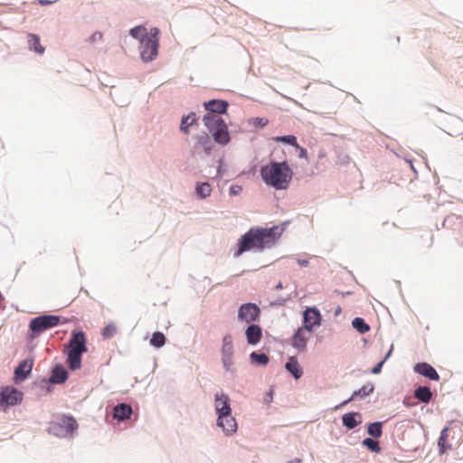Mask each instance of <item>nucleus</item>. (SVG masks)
I'll list each match as a JSON object with an SVG mask.
<instances>
[{"instance_id":"obj_5","label":"nucleus","mask_w":463,"mask_h":463,"mask_svg":"<svg viewBox=\"0 0 463 463\" xmlns=\"http://www.w3.org/2000/svg\"><path fill=\"white\" fill-rule=\"evenodd\" d=\"M60 321L61 317L55 315H44L32 319L29 324L31 337H37L43 332L58 326Z\"/></svg>"},{"instance_id":"obj_26","label":"nucleus","mask_w":463,"mask_h":463,"mask_svg":"<svg viewBox=\"0 0 463 463\" xmlns=\"http://www.w3.org/2000/svg\"><path fill=\"white\" fill-rule=\"evenodd\" d=\"M414 397L422 402H429L431 400L432 393L429 387H419L414 392Z\"/></svg>"},{"instance_id":"obj_6","label":"nucleus","mask_w":463,"mask_h":463,"mask_svg":"<svg viewBox=\"0 0 463 463\" xmlns=\"http://www.w3.org/2000/svg\"><path fill=\"white\" fill-rule=\"evenodd\" d=\"M78 424L71 416H58L51 422L49 431L57 436H71L77 430Z\"/></svg>"},{"instance_id":"obj_19","label":"nucleus","mask_w":463,"mask_h":463,"mask_svg":"<svg viewBox=\"0 0 463 463\" xmlns=\"http://www.w3.org/2000/svg\"><path fill=\"white\" fill-rule=\"evenodd\" d=\"M132 414V408L130 405L121 403L114 407L113 416L118 420H125L129 419Z\"/></svg>"},{"instance_id":"obj_42","label":"nucleus","mask_w":463,"mask_h":463,"mask_svg":"<svg viewBox=\"0 0 463 463\" xmlns=\"http://www.w3.org/2000/svg\"><path fill=\"white\" fill-rule=\"evenodd\" d=\"M297 262L302 267H307L309 263L308 260L307 259H298Z\"/></svg>"},{"instance_id":"obj_10","label":"nucleus","mask_w":463,"mask_h":463,"mask_svg":"<svg viewBox=\"0 0 463 463\" xmlns=\"http://www.w3.org/2000/svg\"><path fill=\"white\" fill-rule=\"evenodd\" d=\"M86 344V335L82 331L72 332L71 337L66 346V350L84 354L88 351Z\"/></svg>"},{"instance_id":"obj_32","label":"nucleus","mask_w":463,"mask_h":463,"mask_svg":"<svg viewBox=\"0 0 463 463\" xmlns=\"http://www.w3.org/2000/svg\"><path fill=\"white\" fill-rule=\"evenodd\" d=\"M151 345L155 347H162L165 344V336L161 332H155L150 339Z\"/></svg>"},{"instance_id":"obj_27","label":"nucleus","mask_w":463,"mask_h":463,"mask_svg":"<svg viewBox=\"0 0 463 463\" xmlns=\"http://www.w3.org/2000/svg\"><path fill=\"white\" fill-rule=\"evenodd\" d=\"M356 416H359L356 412L344 414L342 417L343 424L349 430L354 429L359 423L355 419Z\"/></svg>"},{"instance_id":"obj_2","label":"nucleus","mask_w":463,"mask_h":463,"mask_svg":"<svg viewBox=\"0 0 463 463\" xmlns=\"http://www.w3.org/2000/svg\"><path fill=\"white\" fill-rule=\"evenodd\" d=\"M263 182L277 190L287 189L291 182L293 171L287 162H271L260 168Z\"/></svg>"},{"instance_id":"obj_12","label":"nucleus","mask_w":463,"mask_h":463,"mask_svg":"<svg viewBox=\"0 0 463 463\" xmlns=\"http://www.w3.org/2000/svg\"><path fill=\"white\" fill-rule=\"evenodd\" d=\"M217 425L223 430L226 434L234 433L237 430V422L232 415V411L228 413H220L218 415Z\"/></svg>"},{"instance_id":"obj_31","label":"nucleus","mask_w":463,"mask_h":463,"mask_svg":"<svg viewBox=\"0 0 463 463\" xmlns=\"http://www.w3.org/2000/svg\"><path fill=\"white\" fill-rule=\"evenodd\" d=\"M367 431L371 436H373L374 438L381 437L382 433H383L382 422L377 421V422L370 423L368 425Z\"/></svg>"},{"instance_id":"obj_17","label":"nucleus","mask_w":463,"mask_h":463,"mask_svg":"<svg viewBox=\"0 0 463 463\" xmlns=\"http://www.w3.org/2000/svg\"><path fill=\"white\" fill-rule=\"evenodd\" d=\"M414 370L416 373L425 377H428L430 380L439 381V376L436 370L427 363L417 364L414 367Z\"/></svg>"},{"instance_id":"obj_37","label":"nucleus","mask_w":463,"mask_h":463,"mask_svg":"<svg viewBox=\"0 0 463 463\" xmlns=\"http://www.w3.org/2000/svg\"><path fill=\"white\" fill-rule=\"evenodd\" d=\"M275 140L277 142H282L289 144L295 147H299V145L297 142V138L295 136L288 135V136H282V137H275Z\"/></svg>"},{"instance_id":"obj_23","label":"nucleus","mask_w":463,"mask_h":463,"mask_svg":"<svg viewBox=\"0 0 463 463\" xmlns=\"http://www.w3.org/2000/svg\"><path fill=\"white\" fill-rule=\"evenodd\" d=\"M67 364L71 370H78L81 366V355L80 353L67 351Z\"/></svg>"},{"instance_id":"obj_4","label":"nucleus","mask_w":463,"mask_h":463,"mask_svg":"<svg viewBox=\"0 0 463 463\" xmlns=\"http://www.w3.org/2000/svg\"><path fill=\"white\" fill-rule=\"evenodd\" d=\"M159 29L154 27L150 30L149 36L141 39L139 46L140 56L144 61H153L158 54Z\"/></svg>"},{"instance_id":"obj_22","label":"nucleus","mask_w":463,"mask_h":463,"mask_svg":"<svg viewBox=\"0 0 463 463\" xmlns=\"http://www.w3.org/2000/svg\"><path fill=\"white\" fill-rule=\"evenodd\" d=\"M373 389H374L373 385L371 383L362 386L358 391L354 392V393L352 394V396L349 399L344 401L340 404V406H344V405L347 404L348 402L353 401L357 396H360L363 398V397L369 395L370 393H372L373 392Z\"/></svg>"},{"instance_id":"obj_35","label":"nucleus","mask_w":463,"mask_h":463,"mask_svg":"<svg viewBox=\"0 0 463 463\" xmlns=\"http://www.w3.org/2000/svg\"><path fill=\"white\" fill-rule=\"evenodd\" d=\"M362 443L372 452L378 453L381 451V447L379 445V442L371 438L364 439Z\"/></svg>"},{"instance_id":"obj_45","label":"nucleus","mask_w":463,"mask_h":463,"mask_svg":"<svg viewBox=\"0 0 463 463\" xmlns=\"http://www.w3.org/2000/svg\"><path fill=\"white\" fill-rule=\"evenodd\" d=\"M276 288H282V284H281V282H279V283L277 285V287H276Z\"/></svg>"},{"instance_id":"obj_46","label":"nucleus","mask_w":463,"mask_h":463,"mask_svg":"<svg viewBox=\"0 0 463 463\" xmlns=\"http://www.w3.org/2000/svg\"><path fill=\"white\" fill-rule=\"evenodd\" d=\"M231 193L236 194V190H233V187L231 188Z\"/></svg>"},{"instance_id":"obj_39","label":"nucleus","mask_w":463,"mask_h":463,"mask_svg":"<svg viewBox=\"0 0 463 463\" xmlns=\"http://www.w3.org/2000/svg\"><path fill=\"white\" fill-rule=\"evenodd\" d=\"M392 353V350H390L385 357V359H383V361L379 362L373 369H372V373L376 374V373H379L382 370V367L385 362V360L389 357V355L391 354Z\"/></svg>"},{"instance_id":"obj_25","label":"nucleus","mask_w":463,"mask_h":463,"mask_svg":"<svg viewBox=\"0 0 463 463\" xmlns=\"http://www.w3.org/2000/svg\"><path fill=\"white\" fill-rule=\"evenodd\" d=\"M449 429L445 428L440 433V437L438 441L439 454H444L447 450L451 449L452 446L448 442Z\"/></svg>"},{"instance_id":"obj_30","label":"nucleus","mask_w":463,"mask_h":463,"mask_svg":"<svg viewBox=\"0 0 463 463\" xmlns=\"http://www.w3.org/2000/svg\"><path fill=\"white\" fill-rule=\"evenodd\" d=\"M130 34L133 38L139 40L140 43L142 38L149 36V33L146 32V28L142 25L132 28L130 30Z\"/></svg>"},{"instance_id":"obj_16","label":"nucleus","mask_w":463,"mask_h":463,"mask_svg":"<svg viewBox=\"0 0 463 463\" xmlns=\"http://www.w3.org/2000/svg\"><path fill=\"white\" fill-rule=\"evenodd\" d=\"M245 335L248 344L255 345L261 340L262 331L258 325L252 324L247 327Z\"/></svg>"},{"instance_id":"obj_13","label":"nucleus","mask_w":463,"mask_h":463,"mask_svg":"<svg viewBox=\"0 0 463 463\" xmlns=\"http://www.w3.org/2000/svg\"><path fill=\"white\" fill-rule=\"evenodd\" d=\"M312 332L301 326L293 335L291 344L293 347L298 351H304L307 347V340L310 338Z\"/></svg>"},{"instance_id":"obj_1","label":"nucleus","mask_w":463,"mask_h":463,"mask_svg":"<svg viewBox=\"0 0 463 463\" xmlns=\"http://www.w3.org/2000/svg\"><path fill=\"white\" fill-rule=\"evenodd\" d=\"M279 227L271 228H250L248 232L241 236L238 250L234 252V257L241 256L244 251L250 250H262L270 247L275 243L280 233Z\"/></svg>"},{"instance_id":"obj_43","label":"nucleus","mask_w":463,"mask_h":463,"mask_svg":"<svg viewBox=\"0 0 463 463\" xmlns=\"http://www.w3.org/2000/svg\"><path fill=\"white\" fill-rule=\"evenodd\" d=\"M55 0L53 1H49V0H39V3L42 5H51L52 3H54Z\"/></svg>"},{"instance_id":"obj_3","label":"nucleus","mask_w":463,"mask_h":463,"mask_svg":"<svg viewBox=\"0 0 463 463\" xmlns=\"http://www.w3.org/2000/svg\"><path fill=\"white\" fill-rule=\"evenodd\" d=\"M203 120L216 143L224 146L230 142L231 138L228 127L221 116L207 113Z\"/></svg>"},{"instance_id":"obj_24","label":"nucleus","mask_w":463,"mask_h":463,"mask_svg":"<svg viewBox=\"0 0 463 463\" xmlns=\"http://www.w3.org/2000/svg\"><path fill=\"white\" fill-rule=\"evenodd\" d=\"M68 373L66 370L62 366L57 365L52 370L51 382L54 383H62L66 381Z\"/></svg>"},{"instance_id":"obj_40","label":"nucleus","mask_w":463,"mask_h":463,"mask_svg":"<svg viewBox=\"0 0 463 463\" xmlns=\"http://www.w3.org/2000/svg\"><path fill=\"white\" fill-rule=\"evenodd\" d=\"M102 39V33L99 32H95L90 38L91 43L100 41Z\"/></svg>"},{"instance_id":"obj_38","label":"nucleus","mask_w":463,"mask_h":463,"mask_svg":"<svg viewBox=\"0 0 463 463\" xmlns=\"http://www.w3.org/2000/svg\"><path fill=\"white\" fill-rule=\"evenodd\" d=\"M117 333V326L114 323L107 325L102 330V336L104 338H110Z\"/></svg>"},{"instance_id":"obj_21","label":"nucleus","mask_w":463,"mask_h":463,"mask_svg":"<svg viewBox=\"0 0 463 463\" xmlns=\"http://www.w3.org/2000/svg\"><path fill=\"white\" fill-rule=\"evenodd\" d=\"M28 46L31 51L39 54H43L45 49L40 43V37L34 33H28Z\"/></svg>"},{"instance_id":"obj_34","label":"nucleus","mask_w":463,"mask_h":463,"mask_svg":"<svg viewBox=\"0 0 463 463\" xmlns=\"http://www.w3.org/2000/svg\"><path fill=\"white\" fill-rule=\"evenodd\" d=\"M250 357L252 363L260 365H266L269 362V357L265 354L253 352L250 354Z\"/></svg>"},{"instance_id":"obj_28","label":"nucleus","mask_w":463,"mask_h":463,"mask_svg":"<svg viewBox=\"0 0 463 463\" xmlns=\"http://www.w3.org/2000/svg\"><path fill=\"white\" fill-rule=\"evenodd\" d=\"M196 147L202 148L206 154H210L213 148L210 137L207 134L198 137Z\"/></svg>"},{"instance_id":"obj_41","label":"nucleus","mask_w":463,"mask_h":463,"mask_svg":"<svg viewBox=\"0 0 463 463\" xmlns=\"http://www.w3.org/2000/svg\"><path fill=\"white\" fill-rule=\"evenodd\" d=\"M297 148L299 149V155H298L299 157H303V158L307 157V152L304 147H301L299 146V147H297Z\"/></svg>"},{"instance_id":"obj_11","label":"nucleus","mask_w":463,"mask_h":463,"mask_svg":"<svg viewBox=\"0 0 463 463\" xmlns=\"http://www.w3.org/2000/svg\"><path fill=\"white\" fill-rule=\"evenodd\" d=\"M303 327L313 332L321 324V315L316 307H307L303 314Z\"/></svg>"},{"instance_id":"obj_14","label":"nucleus","mask_w":463,"mask_h":463,"mask_svg":"<svg viewBox=\"0 0 463 463\" xmlns=\"http://www.w3.org/2000/svg\"><path fill=\"white\" fill-rule=\"evenodd\" d=\"M33 366V359H25L20 362L14 370V378L16 382H22L28 377Z\"/></svg>"},{"instance_id":"obj_33","label":"nucleus","mask_w":463,"mask_h":463,"mask_svg":"<svg viewBox=\"0 0 463 463\" xmlns=\"http://www.w3.org/2000/svg\"><path fill=\"white\" fill-rule=\"evenodd\" d=\"M353 326L361 334H364L370 330V326L363 318L355 317L352 322Z\"/></svg>"},{"instance_id":"obj_44","label":"nucleus","mask_w":463,"mask_h":463,"mask_svg":"<svg viewBox=\"0 0 463 463\" xmlns=\"http://www.w3.org/2000/svg\"><path fill=\"white\" fill-rule=\"evenodd\" d=\"M260 123L262 126H265V125H267V124H268V120H267V119H265V118H260Z\"/></svg>"},{"instance_id":"obj_8","label":"nucleus","mask_w":463,"mask_h":463,"mask_svg":"<svg viewBox=\"0 0 463 463\" xmlns=\"http://www.w3.org/2000/svg\"><path fill=\"white\" fill-rule=\"evenodd\" d=\"M260 315V307L253 303H246L240 307L238 311L239 320L245 323L256 321Z\"/></svg>"},{"instance_id":"obj_29","label":"nucleus","mask_w":463,"mask_h":463,"mask_svg":"<svg viewBox=\"0 0 463 463\" xmlns=\"http://www.w3.org/2000/svg\"><path fill=\"white\" fill-rule=\"evenodd\" d=\"M211 192H212V186L207 182L198 184L196 186V194L202 199H204V198L210 196Z\"/></svg>"},{"instance_id":"obj_20","label":"nucleus","mask_w":463,"mask_h":463,"mask_svg":"<svg viewBox=\"0 0 463 463\" xmlns=\"http://www.w3.org/2000/svg\"><path fill=\"white\" fill-rule=\"evenodd\" d=\"M286 369L292 373V375L296 379H299L302 376L303 371L297 360L296 357H289L288 361L286 363Z\"/></svg>"},{"instance_id":"obj_7","label":"nucleus","mask_w":463,"mask_h":463,"mask_svg":"<svg viewBox=\"0 0 463 463\" xmlns=\"http://www.w3.org/2000/svg\"><path fill=\"white\" fill-rule=\"evenodd\" d=\"M23 393L14 387H5L0 392V409L5 411L9 406L19 403Z\"/></svg>"},{"instance_id":"obj_36","label":"nucleus","mask_w":463,"mask_h":463,"mask_svg":"<svg viewBox=\"0 0 463 463\" xmlns=\"http://www.w3.org/2000/svg\"><path fill=\"white\" fill-rule=\"evenodd\" d=\"M195 121V114L192 113L186 117H184L181 122L180 129L185 133L188 132V127L193 125Z\"/></svg>"},{"instance_id":"obj_18","label":"nucleus","mask_w":463,"mask_h":463,"mask_svg":"<svg viewBox=\"0 0 463 463\" xmlns=\"http://www.w3.org/2000/svg\"><path fill=\"white\" fill-rule=\"evenodd\" d=\"M228 103L220 99H213L205 103V109L208 110V113H213L219 116L220 114L226 111Z\"/></svg>"},{"instance_id":"obj_15","label":"nucleus","mask_w":463,"mask_h":463,"mask_svg":"<svg viewBox=\"0 0 463 463\" xmlns=\"http://www.w3.org/2000/svg\"><path fill=\"white\" fill-rule=\"evenodd\" d=\"M214 406L218 415L220 413H228V411H232L230 406V398L223 392L215 394Z\"/></svg>"},{"instance_id":"obj_9","label":"nucleus","mask_w":463,"mask_h":463,"mask_svg":"<svg viewBox=\"0 0 463 463\" xmlns=\"http://www.w3.org/2000/svg\"><path fill=\"white\" fill-rule=\"evenodd\" d=\"M233 345L231 335H226L222 339V361L226 371L232 370Z\"/></svg>"}]
</instances>
